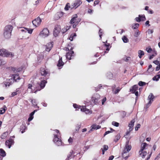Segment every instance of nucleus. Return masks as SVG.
Instances as JSON below:
<instances>
[{"label":"nucleus","mask_w":160,"mask_h":160,"mask_svg":"<svg viewBox=\"0 0 160 160\" xmlns=\"http://www.w3.org/2000/svg\"><path fill=\"white\" fill-rule=\"evenodd\" d=\"M40 73L42 76L46 77L48 74H50V72L47 69L41 68L40 69Z\"/></svg>","instance_id":"9d476101"},{"label":"nucleus","mask_w":160,"mask_h":160,"mask_svg":"<svg viewBox=\"0 0 160 160\" xmlns=\"http://www.w3.org/2000/svg\"><path fill=\"white\" fill-rule=\"evenodd\" d=\"M6 62L5 61L2 60L0 59V65H3L6 63Z\"/></svg>","instance_id":"8fccbe9b"},{"label":"nucleus","mask_w":160,"mask_h":160,"mask_svg":"<svg viewBox=\"0 0 160 160\" xmlns=\"http://www.w3.org/2000/svg\"><path fill=\"white\" fill-rule=\"evenodd\" d=\"M139 26V24L136 23L132 25V28L133 29H136L138 28Z\"/></svg>","instance_id":"58836bf2"},{"label":"nucleus","mask_w":160,"mask_h":160,"mask_svg":"<svg viewBox=\"0 0 160 160\" xmlns=\"http://www.w3.org/2000/svg\"><path fill=\"white\" fill-rule=\"evenodd\" d=\"M13 79L15 81H17V80H19L20 78L19 76V74L18 73L14 74V75Z\"/></svg>","instance_id":"7c9ffc66"},{"label":"nucleus","mask_w":160,"mask_h":160,"mask_svg":"<svg viewBox=\"0 0 160 160\" xmlns=\"http://www.w3.org/2000/svg\"><path fill=\"white\" fill-rule=\"evenodd\" d=\"M41 21V20L40 18L38 17L32 21V23L33 25L36 27H37L40 24Z\"/></svg>","instance_id":"f8f14e48"},{"label":"nucleus","mask_w":160,"mask_h":160,"mask_svg":"<svg viewBox=\"0 0 160 160\" xmlns=\"http://www.w3.org/2000/svg\"><path fill=\"white\" fill-rule=\"evenodd\" d=\"M154 69L153 68H152V65H149L147 71L145 72V74L148 75L150 73L154 70Z\"/></svg>","instance_id":"4468645a"},{"label":"nucleus","mask_w":160,"mask_h":160,"mask_svg":"<svg viewBox=\"0 0 160 160\" xmlns=\"http://www.w3.org/2000/svg\"><path fill=\"white\" fill-rule=\"evenodd\" d=\"M37 110H35L30 114V117L28 119V122H30L33 119V115H34L35 112H37Z\"/></svg>","instance_id":"5701e85b"},{"label":"nucleus","mask_w":160,"mask_h":160,"mask_svg":"<svg viewBox=\"0 0 160 160\" xmlns=\"http://www.w3.org/2000/svg\"><path fill=\"white\" fill-rule=\"evenodd\" d=\"M138 16L141 18V21H144L146 19L145 16L144 15H139Z\"/></svg>","instance_id":"e433bc0d"},{"label":"nucleus","mask_w":160,"mask_h":160,"mask_svg":"<svg viewBox=\"0 0 160 160\" xmlns=\"http://www.w3.org/2000/svg\"><path fill=\"white\" fill-rule=\"evenodd\" d=\"M159 79V78H158V77H157V75L154 77L152 78V80L153 81H158Z\"/></svg>","instance_id":"864d4df0"},{"label":"nucleus","mask_w":160,"mask_h":160,"mask_svg":"<svg viewBox=\"0 0 160 160\" xmlns=\"http://www.w3.org/2000/svg\"><path fill=\"white\" fill-rule=\"evenodd\" d=\"M120 138V134H118L117 135V136H116L115 138V139L114 140V141L116 142L117 141H118Z\"/></svg>","instance_id":"c9c22d12"},{"label":"nucleus","mask_w":160,"mask_h":160,"mask_svg":"<svg viewBox=\"0 0 160 160\" xmlns=\"http://www.w3.org/2000/svg\"><path fill=\"white\" fill-rule=\"evenodd\" d=\"M132 147L131 145H129V141L126 142V145L122 153V156L125 159H127L129 157L128 156H127V153L131 149Z\"/></svg>","instance_id":"20e7f679"},{"label":"nucleus","mask_w":160,"mask_h":160,"mask_svg":"<svg viewBox=\"0 0 160 160\" xmlns=\"http://www.w3.org/2000/svg\"><path fill=\"white\" fill-rule=\"evenodd\" d=\"M73 152L72 150H71L70 152L68 154L67 156V158L66 159L67 160H69V159H71V158L73 157V156L72 155Z\"/></svg>","instance_id":"bb28decb"},{"label":"nucleus","mask_w":160,"mask_h":160,"mask_svg":"<svg viewBox=\"0 0 160 160\" xmlns=\"http://www.w3.org/2000/svg\"><path fill=\"white\" fill-rule=\"evenodd\" d=\"M53 141L58 146H61L62 144V142L61 140L58 138V136L57 135H54V138Z\"/></svg>","instance_id":"6e6552de"},{"label":"nucleus","mask_w":160,"mask_h":160,"mask_svg":"<svg viewBox=\"0 0 160 160\" xmlns=\"http://www.w3.org/2000/svg\"><path fill=\"white\" fill-rule=\"evenodd\" d=\"M104 44L103 46V48H104V49H106V51H104V53L103 54L102 52V54L101 53V55L102 56L104 55L105 53H106L108 52V51L109 50L110 48L111 47H110V45L109 43H108L107 44L105 43V42H103Z\"/></svg>","instance_id":"9b49d317"},{"label":"nucleus","mask_w":160,"mask_h":160,"mask_svg":"<svg viewBox=\"0 0 160 160\" xmlns=\"http://www.w3.org/2000/svg\"><path fill=\"white\" fill-rule=\"evenodd\" d=\"M6 137V132H4L1 135V137L2 139H4Z\"/></svg>","instance_id":"de8ad7c7"},{"label":"nucleus","mask_w":160,"mask_h":160,"mask_svg":"<svg viewBox=\"0 0 160 160\" xmlns=\"http://www.w3.org/2000/svg\"><path fill=\"white\" fill-rule=\"evenodd\" d=\"M108 118V116L107 115H105L104 117L102 118V119L103 120L101 122V123H102L103 121H104L106 119H107Z\"/></svg>","instance_id":"3c124183"},{"label":"nucleus","mask_w":160,"mask_h":160,"mask_svg":"<svg viewBox=\"0 0 160 160\" xmlns=\"http://www.w3.org/2000/svg\"><path fill=\"white\" fill-rule=\"evenodd\" d=\"M99 2V0H95L94 2L93 5L94 6H95L96 5H97Z\"/></svg>","instance_id":"13d9d810"},{"label":"nucleus","mask_w":160,"mask_h":160,"mask_svg":"<svg viewBox=\"0 0 160 160\" xmlns=\"http://www.w3.org/2000/svg\"><path fill=\"white\" fill-rule=\"evenodd\" d=\"M135 122L134 119H132L128 124L129 127H133Z\"/></svg>","instance_id":"473e14b6"},{"label":"nucleus","mask_w":160,"mask_h":160,"mask_svg":"<svg viewBox=\"0 0 160 160\" xmlns=\"http://www.w3.org/2000/svg\"><path fill=\"white\" fill-rule=\"evenodd\" d=\"M81 110L82 112H85L86 113H91V110L89 109H87L86 106H82L81 108Z\"/></svg>","instance_id":"2eb2a0df"},{"label":"nucleus","mask_w":160,"mask_h":160,"mask_svg":"<svg viewBox=\"0 0 160 160\" xmlns=\"http://www.w3.org/2000/svg\"><path fill=\"white\" fill-rule=\"evenodd\" d=\"M146 84V83L144 82H143L142 81H139L138 82V84L139 86H142Z\"/></svg>","instance_id":"37998d69"},{"label":"nucleus","mask_w":160,"mask_h":160,"mask_svg":"<svg viewBox=\"0 0 160 160\" xmlns=\"http://www.w3.org/2000/svg\"><path fill=\"white\" fill-rule=\"evenodd\" d=\"M140 34V32H139L138 30H137L135 32L134 36L135 37H137L139 36Z\"/></svg>","instance_id":"4c0bfd02"},{"label":"nucleus","mask_w":160,"mask_h":160,"mask_svg":"<svg viewBox=\"0 0 160 160\" xmlns=\"http://www.w3.org/2000/svg\"><path fill=\"white\" fill-rule=\"evenodd\" d=\"M47 82V81L45 80H43L41 81L40 84V86L41 89H43L44 88Z\"/></svg>","instance_id":"412c9836"},{"label":"nucleus","mask_w":160,"mask_h":160,"mask_svg":"<svg viewBox=\"0 0 160 160\" xmlns=\"http://www.w3.org/2000/svg\"><path fill=\"white\" fill-rule=\"evenodd\" d=\"M49 35V31L47 28H44L40 32L39 35L42 37L46 38Z\"/></svg>","instance_id":"0eeeda50"},{"label":"nucleus","mask_w":160,"mask_h":160,"mask_svg":"<svg viewBox=\"0 0 160 160\" xmlns=\"http://www.w3.org/2000/svg\"><path fill=\"white\" fill-rule=\"evenodd\" d=\"M154 97L153 94L152 93H151L150 95L148 96V99L149 100L148 104H151L153 100V99L154 98Z\"/></svg>","instance_id":"aec40b11"},{"label":"nucleus","mask_w":160,"mask_h":160,"mask_svg":"<svg viewBox=\"0 0 160 160\" xmlns=\"http://www.w3.org/2000/svg\"><path fill=\"white\" fill-rule=\"evenodd\" d=\"M146 50L148 53H150L152 51V49L151 48H146Z\"/></svg>","instance_id":"bf43d9fd"},{"label":"nucleus","mask_w":160,"mask_h":160,"mask_svg":"<svg viewBox=\"0 0 160 160\" xmlns=\"http://www.w3.org/2000/svg\"><path fill=\"white\" fill-rule=\"evenodd\" d=\"M14 141L13 139H10L9 140H7L6 141L5 145L6 146H8L9 148H10L12 145L14 143Z\"/></svg>","instance_id":"ddd939ff"},{"label":"nucleus","mask_w":160,"mask_h":160,"mask_svg":"<svg viewBox=\"0 0 160 160\" xmlns=\"http://www.w3.org/2000/svg\"><path fill=\"white\" fill-rule=\"evenodd\" d=\"M121 89L122 88L118 87L117 88L115 89H114V90L112 92L114 94H116L119 93Z\"/></svg>","instance_id":"a878e982"},{"label":"nucleus","mask_w":160,"mask_h":160,"mask_svg":"<svg viewBox=\"0 0 160 160\" xmlns=\"http://www.w3.org/2000/svg\"><path fill=\"white\" fill-rule=\"evenodd\" d=\"M153 32V30L152 29H149L148 30V33L149 34L152 33Z\"/></svg>","instance_id":"052dcab7"},{"label":"nucleus","mask_w":160,"mask_h":160,"mask_svg":"<svg viewBox=\"0 0 160 160\" xmlns=\"http://www.w3.org/2000/svg\"><path fill=\"white\" fill-rule=\"evenodd\" d=\"M61 31V26L59 25H56L55 26V28L53 31V35L55 37L58 36Z\"/></svg>","instance_id":"1a4fd4ad"},{"label":"nucleus","mask_w":160,"mask_h":160,"mask_svg":"<svg viewBox=\"0 0 160 160\" xmlns=\"http://www.w3.org/2000/svg\"><path fill=\"white\" fill-rule=\"evenodd\" d=\"M64 65V62L62 61V57L60 58L59 59L58 61V63L57 65L58 67L62 66Z\"/></svg>","instance_id":"4be33fe9"},{"label":"nucleus","mask_w":160,"mask_h":160,"mask_svg":"<svg viewBox=\"0 0 160 160\" xmlns=\"http://www.w3.org/2000/svg\"><path fill=\"white\" fill-rule=\"evenodd\" d=\"M106 76L109 79H112L113 78V74L111 72H108L106 73Z\"/></svg>","instance_id":"393cba45"},{"label":"nucleus","mask_w":160,"mask_h":160,"mask_svg":"<svg viewBox=\"0 0 160 160\" xmlns=\"http://www.w3.org/2000/svg\"><path fill=\"white\" fill-rule=\"evenodd\" d=\"M4 84L5 85V86L7 87V86L8 87L9 86L11 85L12 83L11 82H4Z\"/></svg>","instance_id":"09e8293b"},{"label":"nucleus","mask_w":160,"mask_h":160,"mask_svg":"<svg viewBox=\"0 0 160 160\" xmlns=\"http://www.w3.org/2000/svg\"><path fill=\"white\" fill-rule=\"evenodd\" d=\"M0 155L4 157L6 155L5 151L2 149H0Z\"/></svg>","instance_id":"c756f323"},{"label":"nucleus","mask_w":160,"mask_h":160,"mask_svg":"<svg viewBox=\"0 0 160 160\" xmlns=\"http://www.w3.org/2000/svg\"><path fill=\"white\" fill-rule=\"evenodd\" d=\"M0 55L3 57H12L14 56L13 53L8 51L4 49L0 50Z\"/></svg>","instance_id":"39448f33"},{"label":"nucleus","mask_w":160,"mask_h":160,"mask_svg":"<svg viewBox=\"0 0 160 160\" xmlns=\"http://www.w3.org/2000/svg\"><path fill=\"white\" fill-rule=\"evenodd\" d=\"M12 28V26L10 25H7L5 27L3 35L6 39H8L10 38Z\"/></svg>","instance_id":"f257e3e1"},{"label":"nucleus","mask_w":160,"mask_h":160,"mask_svg":"<svg viewBox=\"0 0 160 160\" xmlns=\"http://www.w3.org/2000/svg\"><path fill=\"white\" fill-rule=\"evenodd\" d=\"M119 124L118 123L115 121H113L112 122V124L116 127H118L119 126Z\"/></svg>","instance_id":"49530a36"},{"label":"nucleus","mask_w":160,"mask_h":160,"mask_svg":"<svg viewBox=\"0 0 160 160\" xmlns=\"http://www.w3.org/2000/svg\"><path fill=\"white\" fill-rule=\"evenodd\" d=\"M138 56L140 58H141L142 56L144 55V52L142 50H139L138 52Z\"/></svg>","instance_id":"c85d7f7f"},{"label":"nucleus","mask_w":160,"mask_h":160,"mask_svg":"<svg viewBox=\"0 0 160 160\" xmlns=\"http://www.w3.org/2000/svg\"><path fill=\"white\" fill-rule=\"evenodd\" d=\"M7 109V108L6 106L4 105L2 108H1L0 109V114H4Z\"/></svg>","instance_id":"b1692460"},{"label":"nucleus","mask_w":160,"mask_h":160,"mask_svg":"<svg viewBox=\"0 0 160 160\" xmlns=\"http://www.w3.org/2000/svg\"><path fill=\"white\" fill-rule=\"evenodd\" d=\"M108 145H104L102 147V154H104L105 152L108 150Z\"/></svg>","instance_id":"cd10ccee"},{"label":"nucleus","mask_w":160,"mask_h":160,"mask_svg":"<svg viewBox=\"0 0 160 160\" xmlns=\"http://www.w3.org/2000/svg\"><path fill=\"white\" fill-rule=\"evenodd\" d=\"M73 107H74V108H78V109L80 108V109L82 107V106H80V105H78L76 103H74V104H73Z\"/></svg>","instance_id":"a19ab883"},{"label":"nucleus","mask_w":160,"mask_h":160,"mask_svg":"<svg viewBox=\"0 0 160 160\" xmlns=\"http://www.w3.org/2000/svg\"><path fill=\"white\" fill-rule=\"evenodd\" d=\"M140 126H141V125L140 124H137L136 126L135 127V130L136 131L138 130V129L140 128Z\"/></svg>","instance_id":"5fc2aeb1"},{"label":"nucleus","mask_w":160,"mask_h":160,"mask_svg":"<svg viewBox=\"0 0 160 160\" xmlns=\"http://www.w3.org/2000/svg\"><path fill=\"white\" fill-rule=\"evenodd\" d=\"M114 158V156H113L112 155L109 158L108 160H112L113 158Z\"/></svg>","instance_id":"774afa93"},{"label":"nucleus","mask_w":160,"mask_h":160,"mask_svg":"<svg viewBox=\"0 0 160 160\" xmlns=\"http://www.w3.org/2000/svg\"><path fill=\"white\" fill-rule=\"evenodd\" d=\"M70 8V7L69 5V3H68L66 5L64 9L65 10H69V8Z\"/></svg>","instance_id":"c03bdc74"},{"label":"nucleus","mask_w":160,"mask_h":160,"mask_svg":"<svg viewBox=\"0 0 160 160\" xmlns=\"http://www.w3.org/2000/svg\"><path fill=\"white\" fill-rule=\"evenodd\" d=\"M23 28L26 30L25 32H26L27 31L28 33L29 34H31L33 30L32 29H30L26 28Z\"/></svg>","instance_id":"2f4dec72"},{"label":"nucleus","mask_w":160,"mask_h":160,"mask_svg":"<svg viewBox=\"0 0 160 160\" xmlns=\"http://www.w3.org/2000/svg\"><path fill=\"white\" fill-rule=\"evenodd\" d=\"M93 10L89 9L88 11V12L89 13L91 14L93 12Z\"/></svg>","instance_id":"0e129e2a"},{"label":"nucleus","mask_w":160,"mask_h":160,"mask_svg":"<svg viewBox=\"0 0 160 160\" xmlns=\"http://www.w3.org/2000/svg\"><path fill=\"white\" fill-rule=\"evenodd\" d=\"M26 128L25 126L24 125H22L21 126L20 128V131H21L22 133H23L25 132Z\"/></svg>","instance_id":"f704fd0d"},{"label":"nucleus","mask_w":160,"mask_h":160,"mask_svg":"<svg viewBox=\"0 0 160 160\" xmlns=\"http://www.w3.org/2000/svg\"><path fill=\"white\" fill-rule=\"evenodd\" d=\"M149 146L146 143H142L141 146V148L139 152V154L141 156L142 158H144L145 156L147 154V152L146 151H144V150L146 149L148 146Z\"/></svg>","instance_id":"f03ea898"},{"label":"nucleus","mask_w":160,"mask_h":160,"mask_svg":"<svg viewBox=\"0 0 160 160\" xmlns=\"http://www.w3.org/2000/svg\"><path fill=\"white\" fill-rule=\"evenodd\" d=\"M138 86L137 85H135L133 86L132 88L130 89V91L132 93H134L135 91H137L138 89Z\"/></svg>","instance_id":"6ab92c4d"},{"label":"nucleus","mask_w":160,"mask_h":160,"mask_svg":"<svg viewBox=\"0 0 160 160\" xmlns=\"http://www.w3.org/2000/svg\"><path fill=\"white\" fill-rule=\"evenodd\" d=\"M52 45H53L51 42L47 43L46 45V50L48 52L50 51L52 47Z\"/></svg>","instance_id":"f3484780"},{"label":"nucleus","mask_w":160,"mask_h":160,"mask_svg":"<svg viewBox=\"0 0 160 160\" xmlns=\"http://www.w3.org/2000/svg\"><path fill=\"white\" fill-rule=\"evenodd\" d=\"M91 129L90 130L89 132L94 130H97L100 128V126L99 125H97L96 123L92 124L91 126Z\"/></svg>","instance_id":"dca6fc26"},{"label":"nucleus","mask_w":160,"mask_h":160,"mask_svg":"<svg viewBox=\"0 0 160 160\" xmlns=\"http://www.w3.org/2000/svg\"><path fill=\"white\" fill-rule=\"evenodd\" d=\"M76 36V33L72 34L69 37V39L70 40V41H72L73 40V37Z\"/></svg>","instance_id":"ea45409f"},{"label":"nucleus","mask_w":160,"mask_h":160,"mask_svg":"<svg viewBox=\"0 0 160 160\" xmlns=\"http://www.w3.org/2000/svg\"><path fill=\"white\" fill-rule=\"evenodd\" d=\"M116 88V86L115 85V84H114L112 86V92L114 91V89H115Z\"/></svg>","instance_id":"680f3d73"},{"label":"nucleus","mask_w":160,"mask_h":160,"mask_svg":"<svg viewBox=\"0 0 160 160\" xmlns=\"http://www.w3.org/2000/svg\"><path fill=\"white\" fill-rule=\"evenodd\" d=\"M82 3V0H76L73 4V7L76 8Z\"/></svg>","instance_id":"a211bd4d"},{"label":"nucleus","mask_w":160,"mask_h":160,"mask_svg":"<svg viewBox=\"0 0 160 160\" xmlns=\"http://www.w3.org/2000/svg\"><path fill=\"white\" fill-rule=\"evenodd\" d=\"M31 102L33 106H37V103L35 99H32Z\"/></svg>","instance_id":"79ce46f5"},{"label":"nucleus","mask_w":160,"mask_h":160,"mask_svg":"<svg viewBox=\"0 0 160 160\" xmlns=\"http://www.w3.org/2000/svg\"><path fill=\"white\" fill-rule=\"evenodd\" d=\"M106 101V97H104L102 99V105H103L104 102Z\"/></svg>","instance_id":"6e6d98bb"},{"label":"nucleus","mask_w":160,"mask_h":160,"mask_svg":"<svg viewBox=\"0 0 160 160\" xmlns=\"http://www.w3.org/2000/svg\"><path fill=\"white\" fill-rule=\"evenodd\" d=\"M159 61H158L157 60H155L153 61V63H154L156 65H158L159 63Z\"/></svg>","instance_id":"338daca9"},{"label":"nucleus","mask_w":160,"mask_h":160,"mask_svg":"<svg viewBox=\"0 0 160 160\" xmlns=\"http://www.w3.org/2000/svg\"><path fill=\"white\" fill-rule=\"evenodd\" d=\"M32 84H29L28 85V89H31V92H33V91L32 90Z\"/></svg>","instance_id":"603ef678"},{"label":"nucleus","mask_w":160,"mask_h":160,"mask_svg":"<svg viewBox=\"0 0 160 160\" xmlns=\"http://www.w3.org/2000/svg\"><path fill=\"white\" fill-rule=\"evenodd\" d=\"M131 59V58L129 57H126V56L123 58V60L126 62H128Z\"/></svg>","instance_id":"a18cd8bd"},{"label":"nucleus","mask_w":160,"mask_h":160,"mask_svg":"<svg viewBox=\"0 0 160 160\" xmlns=\"http://www.w3.org/2000/svg\"><path fill=\"white\" fill-rule=\"evenodd\" d=\"M122 39L124 43H127L129 41L128 39L125 36H124L122 38Z\"/></svg>","instance_id":"72a5a7b5"},{"label":"nucleus","mask_w":160,"mask_h":160,"mask_svg":"<svg viewBox=\"0 0 160 160\" xmlns=\"http://www.w3.org/2000/svg\"><path fill=\"white\" fill-rule=\"evenodd\" d=\"M81 20L80 18H78V15L77 14L73 15L72 18L71 20L70 23L71 24H73L72 27L73 28H75L76 26L78 24Z\"/></svg>","instance_id":"7ed1b4c3"},{"label":"nucleus","mask_w":160,"mask_h":160,"mask_svg":"<svg viewBox=\"0 0 160 160\" xmlns=\"http://www.w3.org/2000/svg\"><path fill=\"white\" fill-rule=\"evenodd\" d=\"M68 141L69 143H72L73 142V139L71 137L68 139Z\"/></svg>","instance_id":"69168bd1"},{"label":"nucleus","mask_w":160,"mask_h":160,"mask_svg":"<svg viewBox=\"0 0 160 160\" xmlns=\"http://www.w3.org/2000/svg\"><path fill=\"white\" fill-rule=\"evenodd\" d=\"M68 50H70L67 52L66 55V58L69 60H71L74 57L75 54L74 53V52L72 50L73 49V48L71 47L70 49H69V48H68Z\"/></svg>","instance_id":"423d86ee"},{"label":"nucleus","mask_w":160,"mask_h":160,"mask_svg":"<svg viewBox=\"0 0 160 160\" xmlns=\"http://www.w3.org/2000/svg\"><path fill=\"white\" fill-rule=\"evenodd\" d=\"M135 20L137 22H140L141 21V18L139 16L138 17H136L135 18Z\"/></svg>","instance_id":"4d7b16f0"},{"label":"nucleus","mask_w":160,"mask_h":160,"mask_svg":"<svg viewBox=\"0 0 160 160\" xmlns=\"http://www.w3.org/2000/svg\"><path fill=\"white\" fill-rule=\"evenodd\" d=\"M62 32L63 33H65V32H66L67 31V30L66 29V28L65 27L64 28H62Z\"/></svg>","instance_id":"e2e57ef3"}]
</instances>
